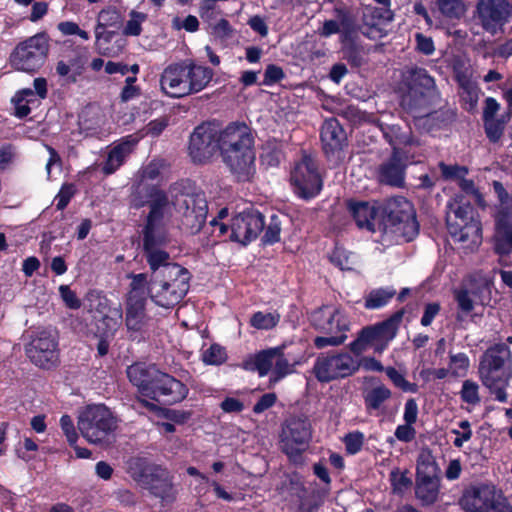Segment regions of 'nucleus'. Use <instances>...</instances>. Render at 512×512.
I'll use <instances>...</instances> for the list:
<instances>
[{
	"mask_svg": "<svg viewBox=\"0 0 512 512\" xmlns=\"http://www.w3.org/2000/svg\"><path fill=\"white\" fill-rule=\"evenodd\" d=\"M346 140L345 132L338 120L330 118L321 127V141L326 154L340 151Z\"/></svg>",
	"mask_w": 512,
	"mask_h": 512,
	"instance_id": "c756f323",
	"label": "nucleus"
},
{
	"mask_svg": "<svg viewBox=\"0 0 512 512\" xmlns=\"http://www.w3.org/2000/svg\"><path fill=\"white\" fill-rule=\"evenodd\" d=\"M261 163L267 167L278 166L282 159V153L275 147L267 146L260 155Z\"/></svg>",
	"mask_w": 512,
	"mask_h": 512,
	"instance_id": "052dcab7",
	"label": "nucleus"
},
{
	"mask_svg": "<svg viewBox=\"0 0 512 512\" xmlns=\"http://www.w3.org/2000/svg\"><path fill=\"white\" fill-rule=\"evenodd\" d=\"M476 12L482 27L486 31H495L508 21L512 6L508 0H478Z\"/></svg>",
	"mask_w": 512,
	"mask_h": 512,
	"instance_id": "4be33fe9",
	"label": "nucleus"
},
{
	"mask_svg": "<svg viewBox=\"0 0 512 512\" xmlns=\"http://www.w3.org/2000/svg\"><path fill=\"white\" fill-rule=\"evenodd\" d=\"M263 228L262 214L253 208H248L232 218L229 238L246 245L256 239Z\"/></svg>",
	"mask_w": 512,
	"mask_h": 512,
	"instance_id": "f3484780",
	"label": "nucleus"
},
{
	"mask_svg": "<svg viewBox=\"0 0 512 512\" xmlns=\"http://www.w3.org/2000/svg\"><path fill=\"white\" fill-rule=\"evenodd\" d=\"M135 144L134 140H124L111 147L107 153L106 160L102 164L103 173L110 175L119 169L126 158L132 153Z\"/></svg>",
	"mask_w": 512,
	"mask_h": 512,
	"instance_id": "7c9ffc66",
	"label": "nucleus"
},
{
	"mask_svg": "<svg viewBox=\"0 0 512 512\" xmlns=\"http://www.w3.org/2000/svg\"><path fill=\"white\" fill-rule=\"evenodd\" d=\"M155 375L154 380L148 384L149 391L146 397L169 404L186 398L188 389L182 382L160 370Z\"/></svg>",
	"mask_w": 512,
	"mask_h": 512,
	"instance_id": "6ab92c4d",
	"label": "nucleus"
},
{
	"mask_svg": "<svg viewBox=\"0 0 512 512\" xmlns=\"http://www.w3.org/2000/svg\"><path fill=\"white\" fill-rule=\"evenodd\" d=\"M402 317L403 312L398 311L382 323L362 329L357 339L350 343V350L357 356L369 348L381 353L396 336Z\"/></svg>",
	"mask_w": 512,
	"mask_h": 512,
	"instance_id": "6e6552de",
	"label": "nucleus"
},
{
	"mask_svg": "<svg viewBox=\"0 0 512 512\" xmlns=\"http://www.w3.org/2000/svg\"><path fill=\"white\" fill-rule=\"evenodd\" d=\"M48 48L44 34L34 35L16 46L10 56L11 65L19 71H36L43 65Z\"/></svg>",
	"mask_w": 512,
	"mask_h": 512,
	"instance_id": "9b49d317",
	"label": "nucleus"
},
{
	"mask_svg": "<svg viewBox=\"0 0 512 512\" xmlns=\"http://www.w3.org/2000/svg\"><path fill=\"white\" fill-rule=\"evenodd\" d=\"M482 384L499 402L507 401L506 389L511 378L510 350L505 344L490 347L479 364Z\"/></svg>",
	"mask_w": 512,
	"mask_h": 512,
	"instance_id": "20e7f679",
	"label": "nucleus"
},
{
	"mask_svg": "<svg viewBox=\"0 0 512 512\" xmlns=\"http://www.w3.org/2000/svg\"><path fill=\"white\" fill-rule=\"evenodd\" d=\"M29 359L38 367L49 369L59 361L57 337L52 330L41 329L26 346Z\"/></svg>",
	"mask_w": 512,
	"mask_h": 512,
	"instance_id": "4468645a",
	"label": "nucleus"
},
{
	"mask_svg": "<svg viewBox=\"0 0 512 512\" xmlns=\"http://www.w3.org/2000/svg\"><path fill=\"white\" fill-rule=\"evenodd\" d=\"M500 493L491 484L474 485L463 492L459 504L467 512H491Z\"/></svg>",
	"mask_w": 512,
	"mask_h": 512,
	"instance_id": "aec40b11",
	"label": "nucleus"
},
{
	"mask_svg": "<svg viewBox=\"0 0 512 512\" xmlns=\"http://www.w3.org/2000/svg\"><path fill=\"white\" fill-rule=\"evenodd\" d=\"M344 443L346 451L349 454L354 455L362 449L364 443V435L359 431L349 433L344 437Z\"/></svg>",
	"mask_w": 512,
	"mask_h": 512,
	"instance_id": "bf43d9fd",
	"label": "nucleus"
},
{
	"mask_svg": "<svg viewBox=\"0 0 512 512\" xmlns=\"http://www.w3.org/2000/svg\"><path fill=\"white\" fill-rule=\"evenodd\" d=\"M157 197L152 206V211L148 214L144 229V251L154 275L159 273L166 265H177L169 262V254L162 249V246L168 242L166 231V217L168 215H163L162 196L158 195Z\"/></svg>",
	"mask_w": 512,
	"mask_h": 512,
	"instance_id": "39448f33",
	"label": "nucleus"
},
{
	"mask_svg": "<svg viewBox=\"0 0 512 512\" xmlns=\"http://www.w3.org/2000/svg\"><path fill=\"white\" fill-rule=\"evenodd\" d=\"M146 298H137L135 294L128 297L126 307V326L128 330L140 332L143 331L150 319L145 312Z\"/></svg>",
	"mask_w": 512,
	"mask_h": 512,
	"instance_id": "c85d7f7f",
	"label": "nucleus"
},
{
	"mask_svg": "<svg viewBox=\"0 0 512 512\" xmlns=\"http://www.w3.org/2000/svg\"><path fill=\"white\" fill-rule=\"evenodd\" d=\"M219 127L215 123L206 122L198 125L189 141V155L194 163L203 164L212 159L218 151Z\"/></svg>",
	"mask_w": 512,
	"mask_h": 512,
	"instance_id": "2eb2a0df",
	"label": "nucleus"
},
{
	"mask_svg": "<svg viewBox=\"0 0 512 512\" xmlns=\"http://www.w3.org/2000/svg\"><path fill=\"white\" fill-rule=\"evenodd\" d=\"M461 399L470 404L478 405L480 403L479 386L476 382L465 380L460 391Z\"/></svg>",
	"mask_w": 512,
	"mask_h": 512,
	"instance_id": "5fc2aeb1",
	"label": "nucleus"
},
{
	"mask_svg": "<svg viewBox=\"0 0 512 512\" xmlns=\"http://www.w3.org/2000/svg\"><path fill=\"white\" fill-rule=\"evenodd\" d=\"M290 181L295 193L301 198L315 197L322 188V180L315 161L307 155L297 161L291 171Z\"/></svg>",
	"mask_w": 512,
	"mask_h": 512,
	"instance_id": "ddd939ff",
	"label": "nucleus"
},
{
	"mask_svg": "<svg viewBox=\"0 0 512 512\" xmlns=\"http://www.w3.org/2000/svg\"><path fill=\"white\" fill-rule=\"evenodd\" d=\"M157 372L158 369L155 366L134 364L128 367L127 376L130 382L138 388L139 392L146 396L149 391L148 384L154 380Z\"/></svg>",
	"mask_w": 512,
	"mask_h": 512,
	"instance_id": "473e14b6",
	"label": "nucleus"
},
{
	"mask_svg": "<svg viewBox=\"0 0 512 512\" xmlns=\"http://www.w3.org/2000/svg\"><path fill=\"white\" fill-rule=\"evenodd\" d=\"M129 17V20L123 29V34L126 36H139L142 32V24L146 21L147 15L145 13L132 10L129 13Z\"/></svg>",
	"mask_w": 512,
	"mask_h": 512,
	"instance_id": "49530a36",
	"label": "nucleus"
},
{
	"mask_svg": "<svg viewBox=\"0 0 512 512\" xmlns=\"http://www.w3.org/2000/svg\"><path fill=\"white\" fill-rule=\"evenodd\" d=\"M173 205L181 217L183 227L192 234L201 230L208 213V204L204 193H180L175 196Z\"/></svg>",
	"mask_w": 512,
	"mask_h": 512,
	"instance_id": "f8f14e48",
	"label": "nucleus"
},
{
	"mask_svg": "<svg viewBox=\"0 0 512 512\" xmlns=\"http://www.w3.org/2000/svg\"><path fill=\"white\" fill-rule=\"evenodd\" d=\"M312 322L316 328L326 334H345L348 330V320L344 313L330 306L315 311L312 315Z\"/></svg>",
	"mask_w": 512,
	"mask_h": 512,
	"instance_id": "bb28decb",
	"label": "nucleus"
},
{
	"mask_svg": "<svg viewBox=\"0 0 512 512\" xmlns=\"http://www.w3.org/2000/svg\"><path fill=\"white\" fill-rule=\"evenodd\" d=\"M122 320V311L120 308L110 310L109 315L103 318L104 324L107 326L106 335H112L119 327Z\"/></svg>",
	"mask_w": 512,
	"mask_h": 512,
	"instance_id": "0e129e2a",
	"label": "nucleus"
},
{
	"mask_svg": "<svg viewBox=\"0 0 512 512\" xmlns=\"http://www.w3.org/2000/svg\"><path fill=\"white\" fill-rule=\"evenodd\" d=\"M281 221L277 215H272L266 228L263 240L265 243L273 244L280 239Z\"/></svg>",
	"mask_w": 512,
	"mask_h": 512,
	"instance_id": "13d9d810",
	"label": "nucleus"
},
{
	"mask_svg": "<svg viewBox=\"0 0 512 512\" xmlns=\"http://www.w3.org/2000/svg\"><path fill=\"white\" fill-rule=\"evenodd\" d=\"M311 437L312 428L309 420L303 417H291L282 430V450L290 459H296L305 450Z\"/></svg>",
	"mask_w": 512,
	"mask_h": 512,
	"instance_id": "dca6fc26",
	"label": "nucleus"
},
{
	"mask_svg": "<svg viewBox=\"0 0 512 512\" xmlns=\"http://www.w3.org/2000/svg\"><path fill=\"white\" fill-rule=\"evenodd\" d=\"M60 426L69 444L75 445L78 440V434L72 418L69 415H63L60 419Z\"/></svg>",
	"mask_w": 512,
	"mask_h": 512,
	"instance_id": "e2e57ef3",
	"label": "nucleus"
},
{
	"mask_svg": "<svg viewBox=\"0 0 512 512\" xmlns=\"http://www.w3.org/2000/svg\"><path fill=\"white\" fill-rule=\"evenodd\" d=\"M211 68L198 64L194 60L171 63L160 75V89L170 98H183L204 90L212 81Z\"/></svg>",
	"mask_w": 512,
	"mask_h": 512,
	"instance_id": "7ed1b4c3",
	"label": "nucleus"
},
{
	"mask_svg": "<svg viewBox=\"0 0 512 512\" xmlns=\"http://www.w3.org/2000/svg\"><path fill=\"white\" fill-rule=\"evenodd\" d=\"M96 35V50L99 54L103 56L108 57H115L119 53H121L123 49V44H113L110 45L113 38L116 36V33L114 31H108L105 29H98L95 30Z\"/></svg>",
	"mask_w": 512,
	"mask_h": 512,
	"instance_id": "58836bf2",
	"label": "nucleus"
},
{
	"mask_svg": "<svg viewBox=\"0 0 512 512\" xmlns=\"http://www.w3.org/2000/svg\"><path fill=\"white\" fill-rule=\"evenodd\" d=\"M449 368L451 376L464 377L469 368V358L465 353L450 354Z\"/></svg>",
	"mask_w": 512,
	"mask_h": 512,
	"instance_id": "8fccbe9b",
	"label": "nucleus"
},
{
	"mask_svg": "<svg viewBox=\"0 0 512 512\" xmlns=\"http://www.w3.org/2000/svg\"><path fill=\"white\" fill-rule=\"evenodd\" d=\"M217 0H201L199 4V15L207 23L214 21L220 11L217 9Z\"/></svg>",
	"mask_w": 512,
	"mask_h": 512,
	"instance_id": "4d7b16f0",
	"label": "nucleus"
},
{
	"mask_svg": "<svg viewBox=\"0 0 512 512\" xmlns=\"http://www.w3.org/2000/svg\"><path fill=\"white\" fill-rule=\"evenodd\" d=\"M416 50L424 55H431L435 51L434 42L431 37L422 33L415 34Z\"/></svg>",
	"mask_w": 512,
	"mask_h": 512,
	"instance_id": "774afa93",
	"label": "nucleus"
},
{
	"mask_svg": "<svg viewBox=\"0 0 512 512\" xmlns=\"http://www.w3.org/2000/svg\"><path fill=\"white\" fill-rule=\"evenodd\" d=\"M392 18V14L383 13L378 8H366L363 13L361 32L369 39H381L387 35V27Z\"/></svg>",
	"mask_w": 512,
	"mask_h": 512,
	"instance_id": "cd10ccee",
	"label": "nucleus"
},
{
	"mask_svg": "<svg viewBox=\"0 0 512 512\" xmlns=\"http://www.w3.org/2000/svg\"><path fill=\"white\" fill-rule=\"evenodd\" d=\"M440 493V479L433 462L419 464L416 473L415 496L424 506L434 504Z\"/></svg>",
	"mask_w": 512,
	"mask_h": 512,
	"instance_id": "412c9836",
	"label": "nucleus"
},
{
	"mask_svg": "<svg viewBox=\"0 0 512 512\" xmlns=\"http://www.w3.org/2000/svg\"><path fill=\"white\" fill-rule=\"evenodd\" d=\"M292 371H293L292 365L285 358V356L282 352V349L277 348L275 361H274V367H273V371H272L273 376L271 378V381L277 382L281 378L290 374Z\"/></svg>",
	"mask_w": 512,
	"mask_h": 512,
	"instance_id": "09e8293b",
	"label": "nucleus"
},
{
	"mask_svg": "<svg viewBox=\"0 0 512 512\" xmlns=\"http://www.w3.org/2000/svg\"><path fill=\"white\" fill-rule=\"evenodd\" d=\"M440 12L447 18L460 19L467 12L466 0H437Z\"/></svg>",
	"mask_w": 512,
	"mask_h": 512,
	"instance_id": "a19ab883",
	"label": "nucleus"
},
{
	"mask_svg": "<svg viewBox=\"0 0 512 512\" xmlns=\"http://www.w3.org/2000/svg\"><path fill=\"white\" fill-rule=\"evenodd\" d=\"M218 150L224 163L241 181L250 180L255 174L254 139L245 123H230L219 129Z\"/></svg>",
	"mask_w": 512,
	"mask_h": 512,
	"instance_id": "f03ea898",
	"label": "nucleus"
},
{
	"mask_svg": "<svg viewBox=\"0 0 512 512\" xmlns=\"http://www.w3.org/2000/svg\"><path fill=\"white\" fill-rule=\"evenodd\" d=\"M347 336L346 334H328L327 336H319L314 339V345L318 349L325 348L327 346H338L341 345L345 340Z\"/></svg>",
	"mask_w": 512,
	"mask_h": 512,
	"instance_id": "69168bd1",
	"label": "nucleus"
},
{
	"mask_svg": "<svg viewBox=\"0 0 512 512\" xmlns=\"http://www.w3.org/2000/svg\"><path fill=\"white\" fill-rule=\"evenodd\" d=\"M485 133L491 142H498L505 129L506 120L504 118H492L483 120Z\"/></svg>",
	"mask_w": 512,
	"mask_h": 512,
	"instance_id": "a18cd8bd",
	"label": "nucleus"
},
{
	"mask_svg": "<svg viewBox=\"0 0 512 512\" xmlns=\"http://www.w3.org/2000/svg\"><path fill=\"white\" fill-rule=\"evenodd\" d=\"M409 90L402 97V105L410 109L420 107L427 93L435 87L434 79L425 69L414 68L409 72Z\"/></svg>",
	"mask_w": 512,
	"mask_h": 512,
	"instance_id": "b1692460",
	"label": "nucleus"
},
{
	"mask_svg": "<svg viewBox=\"0 0 512 512\" xmlns=\"http://www.w3.org/2000/svg\"><path fill=\"white\" fill-rule=\"evenodd\" d=\"M330 261L341 270H353L357 257L342 247H336L330 255Z\"/></svg>",
	"mask_w": 512,
	"mask_h": 512,
	"instance_id": "c03bdc74",
	"label": "nucleus"
},
{
	"mask_svg": "<svg viewBox=\"0 0 512 512\" xmlns=\"http://www.w3.org/2000/svg\"><path fill=\"white\" fill-rule=\"evenodd\" d=\"M155 375L154 380L148 384L149 391L146 397L169 404L186 398L188 389L182 382L160 370Z\"/></svg>",
	"mask_w": 512,
	"mask_h": 512,
	"instance_id": "a211bd4d",
	"label": "nucleus"
},
{
	"mask_svg": "<svg viewBox=\"0 0 512 512\" xmlns=\"http://www.w3.org/2000/svg\"><path fill=\"white\" fill-rule=\"evenodd\" d=\"M139 481L161 499H172L175 496L173 476L162 466H146Z\"/></svg>",
	"mask_w": 512,
	"mask_h": 512,
	"instance_id": "5701e85b",
	"label": "nucleus"
},
{
	"mask_svg": "<svg viewBox=\"0 0 512 512\" xmlns=\"http://www.w3.org/2000/svg\"><path fill=\"white\" fill-rule=\"evenodd\" d=\"M211 34L213 37L221 42L233 36V28L226 19H219L218 21H211L208 23Z\"/></svg>",
	"mask_w": 512,
	"mask_h": 512,
	"instance_id": "3c124183",
	"label": "nucleus"
},
{
	"mask_svg": "<svg viewBox=\"0 0 512 512\" xmlns=\"http://www.w3.org/2000/svg\"><path fill=\"white\" fill-rule=\"evenodd\" d=\"M395 294V289L391 287L373 289L365 297V307L367 309H379L385 306Z\"/></svg>",
	"mask_w": 512,
	"mask_h": 512,
	"instance_id": "ea45409f",
	"label": "nucleus"
},
{
	"mask_svg": "<svg viewBox=\"0 0 512 512\" xmlns=\"http://www.w3.org/2000/svg\"><path fill=\"white\" fill-rule=\"evenodd\" d=\"M105 122V117L98 108L89 107L80 116L79 125L87 135H96L101 132Z\"/></svg>",
	"mask_w": 512,
	"mask_h": 512,
	"instance_id": "e433bc0d",
	"label": "nucleus"
},
{
	"mask_svg": "<svg viewBox=\"0 0 512 512\" xmlns=\"http://www.w3.org/2000/svg\"><path fill=\"white\" fill-rule=\"evenodd\" d=\"M34 90L25 88L18 91L12 98L15 108V115L19 118L28 116L33 107H37L40 101L47 96V81L45 78L38 77L33 81Z\"/></svg>",
	"mask_w": 512,
	"mask_h": 512,
	"instance_id": "393cba45",
	"label": "nucleus"
},
{
	"mask_svg": "<svg viewBox=\"0 0 512 512\" xmlns=\"http://www.w3.org/2000/svg\"><path fill=\"white\" fill-rule=\"evenodd\" d=\"M405 164L401 160L399 151H393L391 158L381 165L380 181L393 186H401L404 180Z\"/></svg>",
	"mask_w": 512,
	"mask_h": 512,
	"instance_id": "2f4dec72",
	"label": "nucleus"
},
{
	"mask_svg": "<svg viewBox=\"0 0 512 512\" xmlns=\"http://www.w3.org/2000/svg\"><path fill=\"white\" fill-rule=\"evenodd\" d=\"M450 432L455 435L453 445L457 448H462L463 445L471 439L473 434L471 424L467 420L460 421L457 428L451 429Z\"/></svg>",
	"mask_w": 512,
	"mask_h": 512,
	"instance_id": "603ef678",
	"label": "nucleus"
},
{
	"mask_svg": "<svg viewBox=\"0 0 512 512\" xmlns=\"http://www.w3.org/2000/svg\"><path fill=\"white\" fill-rule=\"evenodd\" d=\"M335 19L325 20L322 26L318 29V34L321 37L328 38L331 35L348 31L352 26V20L349 12L343 8H335Z\"/></svg>",
	"mask_w": 512,
	"mask_h": 512,
	"instance_id": "72a5a7b5",
	"label": "nucleus"
},
{
	"mask_svg": "<svg viewBox=\"0 0 512 512\" xmlns=\"http://www.w3.org/2000/svg\"><path fill=\"white\" fill-rule=\"evenodd\" d=\"M122 21L120 11L114 7H108L99 12L96 28L105 29L107 27H113L118 29L121 27Z\"/></svg>",
	"mask_w": 512,
	"mask_h": 512,
	"instance_id": "79ce46f5",
	"label": "nucleus"
},
{
	"mask_svg": "<svg viewBox=\"0 0 512 512\" xmlns=\"http://www.w3.org/2000/svg\"><path fill=\"white\" fill-rule=\"evenodd\" d=\"M382 131L393 151H399L401 146L419 145V142L411 137L408 131H402L401 127L396 124L382 126Z\"/></svg>",
	"mask_w": 512,
	"mask_h": 512,
	"instance_id": "4c0bfd02",
	"label": "nucleus"
},
{
	"mask_svg": "<svg viewBox=\"0 0 512 512\" xmlns=\"http://www.w3.org/2000/svg\"><path fill=\"white\" fill-rule=\"evenodd\" d=\"M495 221L498 231H509L512 225V203L498 205Z\"/></svg>",
	"mask_w": 512,
	"mask_h": 512,
	"instance_id": "864d4df0",
	"label": "nucleus"
},
{
	"mask_svg": "<svg viewBox=\"0 0 512 512\" xmlns=\"http://www.w3.org/2000/svg\"><path fill=\"white\" fill-rule=\"evenodd\" d=\"M119 419L103 404L88 405L77 418V428L90 444L108 443L118 429Z\"/></svg>",
	"mask_w": 512,
	"mask_h": 512,
	"instance_id": "0eeeda50",
	"label": "nucleus"
},
{
	"mask_svg": "<svg viewBox=\"0 0 512 512\" xmlns=\"http://www.w3.org/2000/svg\"><path fill=\"white\" fill-rule=\"evenodd\" d=\"M189 272L180 265H166L153 275L150 294L153 301L169 308L178 304L189 290Z\"/></svg>",
	"mask_w": 512,
	"mask_h": 512,
	"instance_id": "423d86ee",
	"label": "nucleus"
},
{
	"mask_svg": "<svg viewBox=\"0 0 512 512\" xmlns=\"http://www.w3.org/2000/svg\"><path fill=\"white\" fill-rule=\"evenodd\" d=\"M277 348L263 350L244 362L247 370H256L261 377L273 371Z\"/></svg>",
	"mask_w": 512,
	"mask_h": 512,
	"instance_id": "f704fd0d",
	"label": "nucleus"
},
{
	"mask_svg": "<svg viewBox=\"0 0 512 512\" xmlns=\"http://www.w3.org/2000/svg\"><path fill=\"white\" fill-rule=\"evenodd\" d=\"M160 176V167L157 163L151 162L148 164L141 172V179L136 186V194L140 197L145 196L148 198V202L150 204V211H152V206L154 201L159 196L163 198V215H168L169 212V202L165 193L158 188L157 185L150 183L158 180Z\"/></svg>",
	"mask_w": 512,
	"mask_h": 512,
	"instance_id": "a878e982",
	"label": "nucleus"
},
{
	"mask_svg": "<svg viewBox=\"0 0 512 512\" xmlns=\"http://www.w3.org/2000/svg\"><path fill=\"white\" fill-rule=\"evenodd\" d=\"M280 321V315L276 312L254 313L250 318V325L259 330H269L274 328Z\"/></svg>",
	"mask_w": 512,
	"mask_h": 512,
	"instance_id": "37998d69",
	"label": "nucleus"
},
{
	"mask_svg": "<svg viewBox=\"0 0 512 512\" xmlns=\"http://www.w3.org/2000/svg\"><path fill=\"white\" fill-rule=\"evenodd\" d=\"M202 360L208 365H220L227 359V353L224 347L219 344H212L209 348L203 350Z\"/></svg>",
	"mask_w": 512,
	"mask_h": 512,
	"instance_id": "de8ad7c7",
	"label": "nucleus"
},
{
	"mask_svg": "<svg viewBox=\"0 0 512 512\" xmlns=\"http://www.w3.org/2000/svg\"><path fill=\"white\" fill-rule=\"evenodd\" d=\"M392 396L389 388L380 384L364 393V404L368 412L384 411V404Z\"/></svg>",
	"mask_w": 512,
	"mask_h": 512,
	"instance_id": "c9c22d12",
	"label": "nucleus"
},
{
	"mask_svg": "<svg viewBox=\"0 0 512 512\" xmlns=\"http://www.w3.org/2000/svg\"><path fill=\"white\" fill-rule=\"evenodd\" d=\"M390 482L394 493L403 494L411 486L412 481L405 472L393 469L390 473Z\"/></svg>",
	"mask_w": 512,
	"mask_h": 512,
	"instance_id": "6e6d98bb",
	"label": "nucleus"
},
{
	"mask_svg": "<svg viewBox=\"0 0 512 512\" xmlns=\"http://www.w3.org/2000/svg\"><path fill=\"white\" fill-rule=\"evenodd\" d=\"M386 375L392 381V383L402 389L403 391H413V385L410 384L404 377V375L393 367L385 369Z\"/></svg>",
	"mask_w": 512,
	"mask_h": 512,
	"instance_id": "680f3d73",
	"label": "nucleus"
},
{
	"mask_svg": "<svg viewBox=\"0 0 512 512\" xmlns=\"http://www.w3.org/2000/svg\"><path fill=\"white\" fill-rule=\"evenodd\" d=\"M446 216L447 227L451 236L459 242L470 241L473 245L481 242L480 225L473 219L472 207L469 204L460 205L455 199L448 204Z\"/></svg>",
	"mask_w": 512,
	"mask_h": 512,
	"instance_id": "9d476101",
	"label": "nucleus"
},
{
	"mask_svg": "<svg viewBox=\"0 0 512 512\" xmlns=\"http://www.w3.org/2000/svg\"><path fill=\"white\" fill-rule=\"evenodd\" d=\"M350 210L359 228L381 233L382 243L409 242L419 231L413 205L404 197L387 200L383 219L378 223L377 229L374 206L361 202L351 205Z\"/></svg>",
	"mask_w": 512,
	"mask_h": 512,
	"instance_id": "f257e3e1",
	"label": "nucleus"
},
{
	"mask_svg": "<svg viewBox=\"0 0 512 512\" xmlns=\"http://www.w3.org/2000/svg\"><path fill=\"white\" fill-rule=\"evenodd\" d=\"M361 367L358 357L348 352L320 355L315 360L313 373L320 382H331L355 374Z\"/></svg>",
	"mask_w": 512,
	"mask_h": 512,
	"instance_id": "1a4fd4ad",
	"label": "nucleus"
},
{
	"mask_svg": "<svg viewBox=\"0 0 512 512\" xmlns=\"http://www.w3.org/2000/svg\"><path fill=\"white\" fill-rule=\"evenodd\" d=\"M59 292L65 305L70 309H79L81 307V301L77 297L74 291L67 285H61Z\"/></svg>",
	"mask_w": 512,
	"mask_h": 512,
	"instance_id": "338daca9",
	"label": "nucleus"
}]
</instances>
